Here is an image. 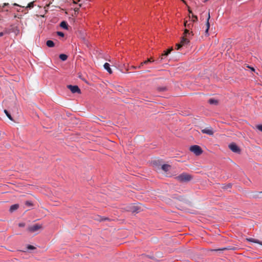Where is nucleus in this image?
<instances>
[{
  "mask_svg": "<svg viewBox=\"0 0 262 262\" xmlns=\"http://www.w3.org/2000/svg\"><path fill=\"white\" fill-rule=\"evenodd\" d=\"M175 179L180 182H188L192 179V177L189 174L183 172L176 177Z\"/></svg>",
  "mask_w": 262,
  "mask_h": 262,
  "instance_id": "f257e3e1",
  "label": "nucleus"
},
{
  "mask_svg": "<svg viewBox=\"0 0 262 262\" xmlns=\"http://www.w3.org/2000/svg\"><path fill=\"white\" fill-rule=\"evenodd\" d=\"M189 150L196 156H199L203 152V150L202 148L197 145L191 146L189 148Z\"/></svg>",
  "mask_w": 262,
  "mask_h": 262,
  "instance_id": "f03ea898",
  "label": "nucleus"
},
{
  "mask_svg": "<svg viewBox=\"0 0 262 262\" xmlns=\"http://www.w3.org/2000/svg\"><path fill=\"white\" fill-rule=\"evenodd\" d=\"M189 42V40L186 37H183L181 39V42L176 45V49L179 50L182 47L187 45Z\"/></svg>",
  "mask_w": 262,
  "mask_h": 262,
  "instance_id": "7ed1b4c3",
  "label": "nucleus"
},
{
  "mask_svg": "<svg viewBox=\"0 0 262 262\" xmlns=\"http://www.w3.org/2000/svg\"><path fill=\"white\" fill-rule=\"evenodd\" d=\"M229 149L235 153H239L241 151L239 147L234 143H232L229 145Z\"/></svg>",
  "mask_w": 262,
  "mask_h": 262,
  "instance_id": "20e7f679",
  "label": "nucleus"
},
{
  "mask_svg": "<svg viewBox=\"0 0 262 262\" xmlns=\"http://www.w3.org/2000/svg\"><path fill=\"white\" fill-rule=\"evenodd\" d=\"M42 226L39 224H35L28 227V230L30 232H35L41 229Z\"/></svg>",
  "mask_w": 262,
  "mask_h": 262,
  "instance_id": "39448f33",
  "label": "nucleus"
},
{
  "mask_svg": "<svg viewBox=\"0 0 262 262\" xmlns=\"http://www.w3.org/2000/svg\"><path fill=\"white\" fill-rule=\"evenodd\" d=\"M68 88L70 90V91L73 93H80L81 91L80 89L78 88L77 85H68Z\"/></svg>",
  "mask_w": 262,
  "mask_h": 262,
  "instance_id": "423d86ee",
  "label": "nucleus"
},
{
  "mask_svg": "<svg viewBox=\"0 0 262 262\" xmlns=\"http://www.w3.org/2000/svg\"><path fill=\"white\" fill-rule=\"evenodd\" d=\"M202 132L208 135H213V131L211 127H206L202 130Z\"/></svg>",
  "mask_w": 262,
  "mask_h": 262,
  "instance_id": "0eeeda50",
  "label": "nucleus"
},
{
  "mask_svg": "<svg viewBox=\"0 0 262 262\" xmlns=\"http://www.w3.org/2000/svg\"><path fill=\"white\" fill-rule=\"evenodd\" d=\"M246 240L248 242L258 244L262 246V242L259 241L258 239L250 237L246 238Z\"/></svg>",
  "mask_w": 262,
  "mask_h": 262,
  "instance_id": "6e6552de",
  "label": "nucleus"
},
{
  "mask_svg": "<svg viewBox=\"0 0 262 262\" xmlns=\"http://www.w3.org/2000/svg\"><path fill=\"white\" fill-rule=\"evenodd\" d=\"M103 67L105 69V70H106L110 74L112 73V70L110 68V65L108 63H105L103 65Z\"/></svg>",
  "mask_w": 262,
  "mask_h": 262,
  "instance_id": "1a4fd4ad",
  "label": "nucleus"
},
{
  "mask_svg": "<svg viewBox=\"0 0 262 262\" xmlns=\"http://www.w3.org/2000/svg\"><path fill=\"white\" fill-rule=\"evenodd\" d=\"M130 210L133 212H139V208L137 205H132L130 207Z\"/></svg>",
  "mask_w": 262,
  "mask_h": 262,
  "instance_id": "9d476101",
  "label": "nucleus"
},
{
  "mask_svg": "<svg viewBox=\"0 0 262 262\" xmlns=\"http://www.w3.org/2000/svg\"><path fill=\"white\" fill-rule=\"evenodd\" d=\"M184 26L186 28L190 29L193 26V23L191 20H186L184 23Z\"/></svg>",
  "mask_w": 262,
  "mask_h": 262,
  "instance_id": "9b49d317",
  "label": "nucleus"
},
{
  "mask_svg": "<svg viewBox=\"0 0 262 262\" xmlns=\"http://www.w3.org/2000/svg\"><path fill=\"white\" fill-rule=\"evenodd\" d=\"M19 207V205L18 204H14L11 206L9 211L11 212H13L14 211L17 210Z\"/></svg>",
  "mask_w": 262,
  "mask_h": 262,
  "instance_id": "f8f14e48",
  "label": "nucleus"
},
{
  "mask_svg": "<svg viewBox=\"0 0 262 262\" xmlns=\"http://www.w3.org/2000/svg\"><path fill=\"white\" fill-rule=\"evenodd\" d=\"M170 167V166L168 164H163L161 168L163 171L167 172L169 170Z\"/></svg>",
  "mask_w": 262,
  "mask_h": 262,
  "instance_id": "ddd939ff",
  "label": "nucleus"
},
{
  "mask_svg": "<svg viewBox=\"0 0 262 262\" xmlns=\"http://www.w3.org/2000/svg\"><path fill=\"white\" fill-rule=\"evenodd\" d=\"M60 26L64 29H68V24L67 23L66 21H62L60 23Z\"/></svg>",
  "mask_w": 262,
  "mask_h": 262,
  "instance_id": "4468645a",
  "label": "nucleus"
},
{
  "mask_svg": "<svg viewBox=\"0 0 262 262\" xmlns=\"http://www.w3.org/2000/svg\"><path fill=\"white\" fill-rule=\"evenodd\" d=\"M46 45L48 47L52 48L55 45L54 42L51 40H49L47 41Z\"/></svg>",
  "mask_w": 262,
  "mask_h": 262,
  "instance_id": "2eb2a0df",
  "label": "nucleus"
},
{
  "mask_svg": "<svg viewBox=\"0 0 262 262\" xmlns=\"http://www.w3.org/2000/svg\"><path fill=\"white\" fill-rule=\"evenodd\" d=\"M210 13H208V16L207 20V23H206L207 28H206V31H205L206 33L208 32L209 28V27H210L209 22V20L210 19Z\"/></svg>",
  "mask_w": 262,
  "mask_h": 262,
  "instance_id": "dca6fc26",
  "label": "nucleus"
},
{
  "mask_svg": "<svg viewBox=\"0 0 262 262\" xmlns=\"http://www.w3.org/2000/svg\"><path fill=\"white\" fill-rule=\"evenodd\" d=\"M208 102L210 104H217V103H218V101L217 100H216V99H210L209 100H208Z\"/></svg>",
  "mask_w": 262,
  "mask_h": 262,
  "instance_id": "f3484780",
  "label": "nucleus"
},
{
  "mask_svg": "<svg viewBox=\"0 0 262 262\" xmlns=\"http://www.w3.org/2000/svg\"><path fill=\"white\" fill-rule=\"evenodd\" d=\"M59 58L62 61H65L68 58V56L66 54H61L59 55Z\"/></svg>",
  "mask_w": 262,
  "mask_h": 262,
  "instance_id": "a211bd4d",
  "label": "nucleus"
},
{
  "mask_svg": "<svg viewBox=\"0 0 262 262\" xmlns=\"http://www.w3.org/2000/svg\"><path fill=\"white\" fill-rule=\"evenodd\" d=\"M154 61H155L154 60H152V58H149V59H148L147 60L143 61V62H141V64L143 65L145 64H147L148 63L154 62Z\"/></svg>",
  "mask_w": 262,
  "mask_h": 262,
  "instance_id": "6ab92c4d",
  "label": "nucleus"
},
{
  "mask_svg": "<svg viewBox=\"0 0 262 262\" xmlns=\"http://www.w3.org/2000/svg\"><path fill=\"white\" fill-rule=\"evenodd\" d=\"M4 113H5V114L6 115V116L8 117V118L11 120H13V119H12V117H11V115L10 114V113L8 112V111H7L6 110H4Z\"/></svg>",
  "mask_w": 262,
  "mask_h": 262,
  "instance_id": "aec40b11",
  "label": "nucleus"
},
{
  "mask_svg": "<svg viewBox=\"0 0 262 262\" xmlns=\"http://www.w3.org/2000/svg\"><path fill=\"white\" fill-rule=\"evenodd\" d=\"M169 54L167 53V51H165L164 52V53L162 54V55H161V60H162L163 59V57L164 56H166L168 55Z\"/></svg>",
  "mask_w": 262,
  "mask_h": 262,
  "instance_id": "412c9836",
  "label": "nucleus"
},
{
  "mask_svg": "<svg viewBox=\"0 0 262 262\" xmlns=\"http://www.w3.org/2000/svg\"><path fill=\"white\" fill-rule=\"evenodd\" d=\"M197 20H198V18H197L196 16L192 15V19L191 20V21L192 23H194V22L196 21Z\"/></svg>",
  "mask_w": 262,
  "mask_h": 262,
  "instance_id": "4be33fe9",
  "label": "nucleus"
},
{
  "mask_svg": "<svg viewBox=\"0 0 262 262\" xmlns=\"http://www.w3.org/2000/svg\"><path fill=\"white\" fill-rule=\"evenodd\" d=\"M27 249L28 250H33V249H35V247H34L33 246H32V245H28L27 246Z\"/></svg>",
  "mask_w": 262,
  "mask_h": 262,
  "instance_id": "5701e85b",
  "label": "nucleus"
},
{
  "mask_svg": "<svg viewBox=\"0 0 262 262\" xmlns=\"http://www.w3.org/2000/svg\"><path fill=\"white\" fill-rule=\"evenodd\" d=\"M33 6H34L33 3L31 2V3H30L29 4H28L27 7L31 9L33 7Z\"/></svg>",
  "mask_w": 262,
  "mask_h": 262,
  "instance_id": "b1692460",
  "label": "nucleus"
},
{
  "mask_svg": "<svg viewBox=\"0 0 262 262\" xmlns=\"http://www.w3.org/2000/svg\"><path fill=\"white\" fill-rule=\"evenodd\" d=\"M57 34L60 37L64 36V33L62 32L58 31L57 32Z\"/></svg>",
  "mask_w": 262,
  "mask_h": 262,
  "instance_id": "393cba45",
  "label": "nucleus"
},
{
  "mask_svg": "<svg viewBox=\"0 0 262 262\" xmlns=\"http://www.w3.org/2000/svg\"><path fill=\"white\" fill-rule=\"evenodd\" d=\"M187 34H189L190 33L189 32V30L186 29L185 30V31H184V34H185L186 37L187 36Z\"/></svg>",
  "mask_w": 262,
  "mask_h": 262,
  "instance_id": "a878e982",
  "label": "nucleus"
},
{
  "mask_svg": "<svg viewBox=\"0 0 262 262\" xmlns=\"http://www.w3.org/2000/svg\"><path fill=\"white\" fill-rule=\"evenodd\" d=\"M257 128L262 132V125H257Z\"/></svg>",
  "mask_w": 262,
  "mask_h": 262,
  "instance_id": "bb28decb",
  "label": "nucleus"
},
{
  "mask_svg": "<svg viewBox=\"0 0 262 262\" xmlns=\"http://www.w3.org/2000/svg\"><path fill=\"white\" fill-rule=\"evenodd\" d=\"M25 226V224L24 223H20L18 224V226L20 227H23Z\"/></svg>",
  "mask_w": 262,
  "mask_h": 262,
  "instance_id": "cd10ccee",
  "label": "nucleus"
},
{
  "mask_svg": "<svg viewBox=\"0 0 262 262\" xmlns=\"http://www.w3.org/2000/svg\"><path fill=\"white\" fill-rule=\"evenodd\" d=\"M166 88L165 87H162V88H159V90L160 91H164L166 90Z\"/></svg>",
  "mask_w": 262,
  "mask_h": 262,
  "instance_id": "c85d7f7f",
  "label": "nucleus"
},
{
  "mask_svg": "<svg viewBox=\"0 0 262 262\" xmlns=\"http://www.w3.org/2000/svg\"><path fill=\"white\" fill-rule=\"evenodd\" d=\"M172 50V48H171L170 49H168V50H167V53H168V54H170V52H171V51Z\"/></svg>",
  "mask_w": 262,
  "mask_h": 262,
  "instance_id": "c756f323",
  "label": "nucleus"
},
{
  "mask_svg": "<svg viewBox=\"0 0 262 262\" xmlns=\"http://www.w3.org/2000/svg\"><path fill=\"white\" fill-rule=\"evenodd\" d=\"M249 68H250L252 71H254V69L253 68L250 67L249 66L247 67Z\"/></svg>",
  "mask_w": 262,
  "mask_h": 262,
  "instance_id": "7c9ffc66",
  "label": "nucleus"
},
{
  "mask_svg": "<svg viewBox=\"0 0 262 262\" xmlns=\"http://www.w3.org/2000/svg\"><path fill=\"white\" fill-rule=\"evenodd\" d=\"M4 35V33L3 32H0V37H2Z\"/></svg>",
  "mask_w": 262,
  "mask_h": 262,
  "instance_id": "2f4dec72",
  "label": "nucleus"
},
{
  "mask_svg": "<svg viewBox=\"0 0 262 262\" xmlns=\"http://www.w3.org/2000/svg\"><path fill=\"white\" fill-rule=\"evenodd\" d=\"M26 204L29 205H31V203H30L29 202H26Z\"/></svg>",
  "mask_w": 262,
  "mask_h": 262,
  "instance_id": "473e14b6",
  "label": "nucleus"
},
{
  "mask_svg": "<svg viewBox=\"0 0 262 262\" xmlns=\"http://www.w3.org/2000/svg\"><path fill=\"white\" fill-rule=\"evenodd\" d=\"M143 66V65H142L141 63L139 67H138L137 68H139V69L141 68Z\"/></svg>",
  "mask_w": 262,
  "mask_h": 262,
  "instance_id": "72a5a7b5",
  "label": "nucleus"
},
{
  "mask_svg": "<svg viewBox=\"0 0 262 262\" xmlns=\"http://www.w3.org/2000/svg\"><path fill=\"white\" fill-rule=\"evenodd\" d=\"M259 193H262V191L261 192H259Z\"/></svg>",
  "mask_w": 262,
  "mask_h": 262,
  "instance_id": "f704fd0d",
  "label": "nucleus"
}]
</instances>
